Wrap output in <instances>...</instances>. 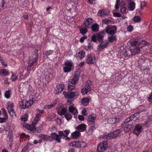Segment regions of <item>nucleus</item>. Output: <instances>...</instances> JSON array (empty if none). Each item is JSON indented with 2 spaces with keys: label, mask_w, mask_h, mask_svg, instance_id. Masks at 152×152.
Wrapping results in <instances>:
<instances>
[{
  "label": "nucleus",
  "mask_w": 152,
  "mask_h": 152,
  "mask_svg": "<svg viewBox=\"0 0 152 152\" xmlns=\"http://www.w3.org/2000/svg\"><path fill=\"white\" fill-rule=\"evenodd\" d=\"M108 12L105 10H103L99 11L98 13V15L99 16H104L107 15Z\"/></svg>",
  "instance_id": "nucleus-29"
},
{
  "label": "nucleus",
  "mask_w": 152,
  "mask_h": 152,
  "mask_svg": "<svg viewBox=\"0 0 152 152\" xmlns=\"http://www.w3.org/2000/svg\"><path fill=\"white\" fill-rule=\"evenodd\" d=\"M105 34V31L104 30L97 34L96 35L98 40L100 42L103 41V37Z\"/></svg>",
  "instance_id": "nucleus-13"
},
{
  "label": "nucleus",
  "mask_w": 152,
  "mask_h": 152,
  "mask_svg": "<svg viewBox=\"0 0 152 152\" xmlns=\"http://www.w3.org/2000/svg\"><path fill=\"white\" fill-rule=\"evenodd\" d=\"M99 26L96 23H95L92 25L91 26V28L94 32H97L99 31Z\"/></svg>",
  "instance_id": "nucleus-32"
},
{
  "label": "nucleus",
  "mask_w": 152,
  "mask_h": 152,
  "mask_svg": "<svg viewBox=\"0 0 152 152\" xmlns=\"http://www.w3.org/2000/svg\"><path fill=\"white\" fill-rule=\"evenodd\" d=\"M133 20L136 22H140L141 21L140 18L139 16H135L134 17Z\"/></svg>",
  "instance_id": "nucleus-46"
},
{
  "label": "nucleus",
  "mask_w": 152,
  "mask_h": 152,
  "mask_svg": "<svg viewBox=\"0 0 152 152\" xmlns=\"http://www.w3.org/2000/svg\"><path fill=\"white\" fill-rule=\"evenodd\" d=\"M67 110L64 108H62L61 109H58L57 110L58 114L60 115H65L67 112Z\"/></svg>",
  "instance_id": "nucleus-25"
},
{
  "label": "nucleus",
  "mask_w": 152,
  "mask_h": 152,
  "mask_svg": "<svg viewBox=\"0 0 152 152\" xmlns=\"http://www.w3.org/2000/svg\"><path fill=\"white\" fill-rule=\"evenodd\" d=\"M4 129L6 131H9L8 133H10V131H12V129H11L10 126L8 125L6 126Z\"/></svg>",
  "instance_id": "nucleus-53"
},
{
  "label": "nucleus",
  "mask_w": 152,
  "mask_h": 152,
  "mask_svg": "<svg viewBox=\"0 0 152 152\" xmlns=\"http://www.w3.org/2000/svg\"><path fill=\"white\" fill-rule=\"evenodd\" d=\"M111 20L107 19H104L102 20V23H104L107 24L110 23Z\"/></svg>",
  "instance_id": "nucleus-51"
},
{
  "label": "nucleus",
  "mask_w": 152,
  "mask_h": 152,
  "mask_svg": "<svg viewBox=\"0 0 152 152\" xmlns=\"http://www.w3.org/2000/svg\"><path fill=\"white\" fill-rule=\"evenodd\" d=\"M68 109L69 113L74 115H77L78 113V111L75 107L70 106L69 107Z\"/></svg>",
  "instance_id": "nucleus-19"
},
{
  "label": "nucleus",
  "mask_w": 152,
  "mask_h": 152,
  "mask_svg": "<svg viewBox=\"0 0 152 152\" xmlns=\"http://www.w3.org/2000/svg\"><path fill=\"white\" fill-rule=\"evenodd\" d=\"M103 138L104 139L107 140H109L113 138L111 133L104 135L103 136Z\"/></svg>",
  "instance_id": "nucleus-34"
},
{
  "label": "nucleus",
  "mask_w": 152,
  "mask_h": 152,
  "mask_svg": "<svg viewBox=\"0 0 152 152\" xmlns=\"http://www.w3.org/2000/svg\"><path fill=\"white\" fill-rule=\"evenodd\" d=\"M42 127H38L37 128H35V131H36L37 132L39 133H41L42 130Z\"/></svg>",
  "instance_id": "nucleus-50"
},
{
  "label": "nucleus",
  "mask_w": 152,
  "mask_h": 152,
  "mask_svg": "<svg viewBox=\"0 0 152 152\" xmlns=\"http://www.w3.org/2000/svg\"><path fill=\"white\" fill-rule=\"evenodd\" d=\"M11 79L12 80L15 81L17 79V77L16 75H12Z\"/></svg>",
  "instance_id": "nucleus-64"
},
{
  "label": "nucleus",
  "mask_w": 152,
  "mask_h": 152,
  "mask_svg": "<svg viewBox=\"0 0 152 152\" xmlns=\"http://www.w3.org/2000/svg\"><path fill=\"white\" fill-rule=\"evenodd\" d=\"M41 116V114H40L39 113H37L34 117L32 123H34L36 124L40 120Z\"/></svg>",
  "instance_id": "nucleus-24"
},
{
  "label": "nucleus",
  "mask_w": 152,
  "mask_h": 152,
  "mask_svg": "<svg viewBox=\"0 0 152 152\" xmlns=\"http://www.w3.org/2000/svg\"><path fill=\"white\" fill-rule=\"evenodd\" d=\"M125 53L126 55L127 56H130L132 55H133L132 52L131 51V50L130 49H128L126 50L125 51Z\"/></svg>",
  "instance_id": "nucleus-39"
},
{
  "label": "nucleus",
  "mask_w": 152,
  "mask_h": 152,
  "mask_svg": "<svg viewBox=\"0 0 152 152\" xmlns=\"http://www.w3.org/2000/svg\"><path fill=\"white\" fill-rule=\"evenodd\" d=\"M121 132V131L119 129L117 130L116 131H114L111 132L112 138H113L118 136L119 134Z\"/></svg>",
  "instance_id": "nucleus-31"
},
{
  "label": "nucleus",
  "mask_w": 152,
  "mask_h": 152,
  "mask_svg": "<svg viewBox=\"0 0 152 152\" xmlns=\"http://www.w3.org/2000/svg\"><path fill=\"white\" fill-rule=\"evenodd\" d=\"M125 2L126 4H128V8L130 10L133 11L134 9L135 4L134 1L131 0H126Z\"/></svg>",
  "instance_id": "nucleus-11"
},
{
  "label": "nucleus",
  "mask_w": 152,
  "mask_h": 152,
  "mask_svg": "<svg viewBox=\"0 0 152 152\" xmlns=\"http://www.w3.org/2000/svg\"><path fill=\"white\" fill-rule=\"evenodd\" d=\"M119 121V118H110L108 119V123L112 124L115 123L116 122Z\"/></svg>",
  "instance_id": "nucleus-27"
},
{
  "label": "nucleus",
  "mask_w": 152,
  "mask_h": 152,
  "mask_svg": "<svg viewBox=\"0 0 152 152\" xmlns=\"http://www.w3.org/2000/svg\"><path fill=\"white\" fill-rule=\"evenodd\" d=\"M117 27L115 26H107L105 29V33L111 35H114L116 33Z\"/></svg>",
  "instance_id": "nucleus-6"
},
{
  "label": "nucleus",
  "mask_w": 152,
  "mask_h": 152,
  "mask_svg": "<svg viewBox=\"0 0 152 152\" xmlns=\"http://www.w3.org/2000/svg\"><path fill=\"white\" fill-rule=\"evenodd\" d=\"M148 101L150 103H152V92L151 93L149 96L148 98Z\"/></svg>",
  "instance_id": "nucleus-54"
},
{
  "label": "nucleus",
  "mask_w": 152,
  "mask_h": 152,
  "mask_svg": "<svg viewBox=\"0 0 152 152\" xmlns=\"http://www.w3.org/2000/svg\"><path fill=\"white\" fill-rule=\"evenodd\" d=\"M69 132V131L67 130H65L64 132L63 131H59L58 132L59 134L58 136L60 139V140L61 139V137H67Z\"/></svg>",
  "instance_id": "nucleus-15"
},
{
  "label": "nucleus",
  "mask_w": 152,
  "mask_h": 152,
  "mask_svg": "<svg viewBox=\"0 0 152 152\" xmlns=\"http://www.w3.org/2000/svg\"><path fill=\"white\" fill-rule=\"evenodd\" d=\"M127 29L129 31L131 32L133 30V27L131 25H129L127 27Z\"/></svg>",
  "instance_id": "nucleus-57"
},
{
  "label": "nucleus",
  "mask_w": 152,
  "mask_h": 152,
  "mask_svg": "<svg viewBox=\"0 0 152 152\" xmlns=\"http://www.w3.org/2000/svg\"><path fill=\"white\" fill-rule=\"evenodd\" d=\"M32 125L31 126V127H30L29 130H30V131L31 132H34V131H35V128L36 124L34 123H32Z\"/></svg>",
  "instance_id": "nucleus-47"
},
{
  "label": "nucleus",
  "mask_w": 152,
  "mask_h": 152,
  "mask_svg": "<svg viewBox=\"0 0 152 152\" xmlns=\"http://www.w3.org/2000/svg\"><path fill=\"white\" fill-rule=\"evenodd\" d=\"M121 12L123 14H125L126 12V8L125 7L126 3L125 2L122 1L121 3Z\"/></svg>",
  "instance_id": "nucleus-18"
},
{
  "label": "nucleus",
  "mask_w": 152,
  "mask_h": 152,
  "mask_svg": "<svg viewBox=\"0 0 152 152\" xmlns=\"http://www.w3.org/2000/svg\"><path fill=\"white\" fill-rule=\"evenodd\" d=\"M97 36L96 35L94 34L91 37V40L94 42H95L97 40Z\"/></svg>",
  "instance_id": "nucleus-49"
},
{
  "label": "nucleus",
  "mask_w": 152,
  "mask_h": 152,
  "mask_svg": "<svg viewBox=\"0 0 152 152\" xmlns=\"http://www.w3.org/2000/svg\"><path fill=\"white\" fill-rule=\"evenodd\" d=\"M80 133L78 131H76L72 134V137L73 138H77L80 135Z\"/></svg>",
  "instance_id": "nucleus-33"
},
{
  "label": "nucleus",
  "mask_w": 152,
  "mask_h": 152,
  "mask_svg": "<svg viewBox=\"0 0 152 152\" xmlns=\"http://www.w3.org/2000/svg\"><path fill=\"white\" fill-rule=\"evenodd\" d=\"M72 68L66 66L64 67L63 70L64 72H68L71 71Z\"/></svg>",
  "instance_id": "nucleus-42"
},
{
  "label": "nucleus",
  "mask_w": 152,
  "mask_h": 152,
  "mask_svg": "<svg viewBox=\"0 0 152 152\" xmlns=\"http://www.w3.org/2000/svg\"><path fill=\"white\" fill-rule=\"evenodd\" d=\"M86 112V110L85 109H83L82 111V114L85 116H86L87 115Z\"/></svg>",
  "instance_id": "nucleus-62"
},
{
  "label": "nucleus",
  "mask_w": 152,
  "mask_h": 152,
  "mask_svg": "<svg viewBox=\"0 0 152 152\" xmlns=\"http://www.w3.org/2000/svg\"><path fill=\"white\" fill-rule=\"evenodd\" d=\"M107 146L108 145L107 142H100L98 145L97 150L99 152H103L107 150Z\"/></svg>",
  "instance_id": "nucleus-9"
},
{
  "label": "nucleus",
  "mask_w": 152,
  "mask_h": 152,
  "mask_svg": "<svg viewBox=\"0 0 152 152\" xmlns=\"http://www.w3.org/2000/svg\"><path fill=\"white\" fill-rule=\"evenodd\" d=\"M116 35H111V36L108 37L107 42L108 43L109 42H112L114 41H116Z\"/></svg>",
  "instance_id": "nucleus-28"
},
{
  "label": "nucleus",
  "mask_w": 152,
  "mask_h": 152,
  "mask_svg": "<svg viewBox=\"0 0 152 152\" xmlns=\"http://www.w3.org/2000/svg\"><path fill=\"white\" fill-rule=\"evenodd\" d=\"M145 45V43L140 42L137 45L133 46L131 47V49L133 54L134 55L137 53H139L142 48Z\"/></svg>",
  "instance_id": "nucleus-3"
},
{
  "label": "nucleus",
  "mask_w": 152,
  "mask_h": 152,
  "mask_svg": "<svg viewBox=\"0 0 152 152\" xmlns=\"http://www.w3.org/2000/svg\"><path fill=\"white\" fill-rule=\"evenodd\" d=\"M76 129L80 132H82L86 130V125L85 124H81L78 125L76 128Z\"/></svg>",
  "instance_id": "nucleus-20"
},
{
  "label": "nucleus",
  "mask_w": 152,
  "mask_h": 152,
  "mask_svg": "<svg viewBox=\"0 0 152 152\" xmlns=\"http://www.w3.org/2000/svg\"><path fill=\"white\" fill-rule=\"evenodd\" d=\"M83 25L79 26L78 28L80 30V33L83 35H84L88 32V30L87 28L83 27Z\"/></svg>",
  "instance_id": "nucleus-21"
},
{
  "label": "nucleus",
  "mask_w": 152,
  "mask_h": 152,
  "mask_svg": "<svg viewBox=\"0 0 152 152\" xmlns=\"http://www.w3.org/2000/svg\"><path fill=\"white\" fill-rule=\"evenodd\" d=\"M65 117L67 121H69L72 118V114L69 112L66 113L65 115Z\"/></svg>",
  "instance_id": "nucleus-35"
},
{
  "label": "nucleus",
  "mask_w": 152,
  "mask_h": 152,
  "mask_svg": "<svg viewBox=\"0 0 152 152\" xmlns=\"http://www.w3.org/2000/svg\"><path fill=\"white\" fill-rule=\"evenodd\" d=\"M132 127V124H126L125 125L124 129L125 132H128L131 129Z\"/></svg>",
  "instance_id": "nucleus-26"
},
{
  "label": "nucleus",
  "mask_w": 152,
  "mask_h": 152,
  "mask_svg": "<svg viewBox=\"0 0 152 152\" xmlns=\"http://www.w3.org/2000/svg\"><path fill=\"white\" fill-rule=\"evenodd\" d=\"M32 103V101L31 100L28 101L25 99L22 100L19 103L20 107L21 109H24L28 108Z\"/></svg>",
  "instance_id": "nucleus-4"
},
{
  "label": "nucleus",
  "mask_w": 152,
  "mask_h": 152,
  "mask_svg": "<svg viewBox=\"0 0 152 152\" xmlns=\"http://www.w3.org/2000/svg\"><path fill=\"white\" fill-rule=\"evenodd\" d=\"M86 146V144L83 142L80 141L79 144V148H83L85 147Z\"/></svg>",
  "instance_id": "nucleus-48"
},
{
  "label": "nucleus",
  "mask_w": 152,
  "mask_h": 152,
  "mask_svg": "<svg viewBox=\"0 0 152 152\" xmlns=\"http://www.w3.org/2000/svg\"><path fill=\"white\" fill-rule=\"evenodd\" d=\"M65 65L66 66L71 68L73 65V64L72 63L68 61L65 62Z\"/></svg>",
  "instance_id": "nucleus-43"
},
{
  "label": "nucleus",
  "mask_w": 152,
  "mask_h": 152,
  "mask_svg": "<svg viewBox=\"0 0 152 152\" xmlns=\"http://www.w3.org/2000/svg\"><path fill=\"white\" fill-rule=\"evenodd\" d=\"M7 0H0V7L4 8L5 7V4Z\"/></svg>",
  "instance_id": "nucleus-45"
},
{
  "label": "nucleus",
  "mask_w": 152,
  "mask_h": 152,
  "mask_svg": "<svg viewBox=\"0 0 152 152\" xmlns=\"http://www.w3.org/2000/svg\"><path fill=\"white\" fill-rule=\"evenodd\" d=\"M85 54V52L82 51H80L77 53L76 56L78 59H81L84 57Z\"/></svg>",
  "instance_id": "nucleus-23"
},
{
  "label": "nucleus",
  "mask_w": 152,
  "mask_h": 152,
  "mask_svg": "<svg viewBox=\"0 0 152 152\" xmlns=\"http://www.w3.org/2000/svg\"><path fill=\"white\" fill-rule=\"evenodd\" d=\"M91 82L89 80L87 81L86 82V85L81 90V92L83 95L87 94L88 91L91 90V88L90 86V85L91 84Z\"/></svg>",
  "instance_id": "nucleus-8"
},
{
  "label": "nucleus",
  "mask_w": 152,
  "mask_h": 152,
  "mask_svg": "<svg viewBox=\"0 0 152 152\" xmlns=\"http://www.w3.org/2000/svg\"><path fill=\"white\" fill-rule=\"evenodd\" d=\"M11 95V91L10 90H9L7 91L5 94V97L7 98H9Z\"/></svg>",
  "instance_id": "nucleus-44"
},
{
  "label": "nucleus",
  "mask_w": 152,
  "mask_h": 152,
  "mask_svg": "<svg viewBox=\"0 0 152 152\" xmlns=\"http://www.w3.org/2000/svg\"><path fill=\"white\" fill-rule=\"evenodd\" d=\"M13 109V104L12 103H9L7 107L8 111L10 115H11L10 111Z\"/></svg>",
  "instance_id": "nucleus-36"
},
{
  "label": "nucleus",
  "mask_w": 152,
  "mask_h": 152,
  "mask_svg": "<svg viewBox=\"0 0 152 152\" xmlns=\"http://www.w3.org/2000/svg\"><path fill=\"white\" fill-rule=\"evenodd\" d=\"M146 5V2L145 1H142L141 3V8H143Z\"/></svg>",
  "instance_id": "nucleus-60"
},
{
  "label": "nucleus",
  "mask_w": 152,
  "mask_h": 152,
  "mask_svg": "<svg viewBox=\"0 0 152 152\" xmlns=\"http://www.w3.org/2000/svg\"><path fill=\"white\" fill-rule=\"evenodd\" d=\"M102 42L98 47L97 49L98 50H100L106 48L108 46V42L107 41Z\"/></svg>",
  "instance_id": "nucleus-16"
},
{
  "label": "nucleus",
  "mask_w": 152,
  "mask_h": 152,
  "mask_svg": "<svg viewBox=\"0 0 152 152\" xmlns=\"http://www.w3.org/2000/svg\"><path fill=\"white\" fill-rule=\"evenodd\" d=\"M7 140L8 142L9 143L10 142H11L13 141V134L12 131H10V133H8V134L7 136Z\"/></svg>",
  "instance_id": "nucleus-22"
},
{
  "label": "nucleus",
  "mask_w": 152,
  "mask_h": 152,
  "mask_svg": "<svg viewBox=\"0 0 152 152\" xmlns=\"http://www.w3.org/2000/svg\"><path fill=\"white\" fill-rule=\"evenodd\" d=\"M53 50H51L46 51L45 52V55L47 57H48L49 56L52 54L53 53Z\"/></svg>",
  "instance_id": "nucleus-40"
},
{
  "label": "nucleus",
  "mask_w": 152,
  "mask_h": 152,
  "mask_svg": "<svg viewBox=\"0 0 152 152\" xmlns=\"http://www.w3.org/2000/svg\"><path fill=\"white\" fill-rule=\"evenodd\" d=\"M38 56L36 54H33L32 56L29 57L28 62V66L31 67L34 64L37 62V58Z\"/></svg>",
  "instance_id": "nucleus-7"
},
{
  "label": "nucleus",
  "mask_w": 152,
  "mask_h": 152,
  "mask_svg": "<svg viewBox=\"0 0 152 152\" xmlns=\"http://www.w3.org/2000/svg\"><path fill=\"white\" fill-rule=\"evenodd\" d=\"M78 117L80 121H83L84 119V117L82 115H79L78 116Z\"/></svg>",
  "instance_id": "nucleus-63"
},
{
  "label": "nucleus",
  "mask_w": 152,
  "mask_h": 152,
  "mask_svg": "<svg viewBox=\"0 0 152 152\" xmlns=\"http://www.w3.org/2000/svg\"><path fill=\"white\" fill-rule=\"evenodd\" d=\"M87 38V37L86 36H84L83 37H81L80 40V42L82 43L84 41V40L86 39Z\"/></svg>",
  "instance_id": "nucleus-56"
},
{
  "label": "nucleus",
  "mask_w": 152,
  "mask_h": 152,
  "mask_svg": "<svg viewBox=\"0 0 152 152\" xmlns=\"http://www.w3.org/2000/svg\"><path fill=\"white\" fill-rule=\"evenodd\" d=\"M93 22V20L91 18H88L85 22L83 24L87 28H90Z\"/></svg>",
  "instance_id": "nucleus-17"
},
{
  "label": "nucleus",
  "mask_w": 152,
  "mask_h": 152,
  "mask_svg": "<svg viewBox=\"0 0 152 152\" xmlns=\"http://www.w3.org/2000/svg\"><path fill=\"white\" fill-rule=\"evenodd\" d=\"M89 102L88 98H84L82 99L81 102L83 104H88Z\"/></svg>",
  "instance_id": "nucleus-38"
},
{
  "label": "nucleus",
  "mask_w": 152,
  "mask_h": 152,
  "mask_svg": "<svg viewBox=\"0 0 152 152\" xmlns=\"http://www.w3.org/2000/svg\"><path fill=\"white\" fill-rule=\"evenodd\" d=\"M95 57L88 55L86 59V63L88 64H93L95 62Z\"/></svg>",
  "instance_id": "nucleus-14"
},
{
  "label": "nucleus",
  "mask_w": 152,
  "mask_h": 152,
  "mask_svg": "<svg viewBox=\"0 0 152 152\" xmlns=\"http://www.w3.org/2000/svg\"><path fill=\"white\" fill-rule=\"evenodd\" d=\"M51 136L44 134H41L39 135L38 137L41 140L45 141H52L53 140H56L58 142L60 143L61 141L60 140L58 134L55 132H52Z\"/></svg>",
  "instance_id": "nucleus-1"
},
{
  "label": "nucleus",
  "mask_w": 152,
  "mask_h": 152,
  "mask_svg": "<svg viewBox=\"0 0 152 152\" xmlns=\"http://www.w3.org/2000/svg\"><path fill=\"white\" fill-rule=\"evenodd\" d=\"M2 111L3 114H4V116L6 118H7L8 116L6 110L5 109L3 108L2 109Z\"/></svg>",
  "instance_id": "nucleus-55"
},
{
  "label": "nucleus",
  "mask_w": 152,
  "mask_h": 152,
  "mask_svg": "<svg viewBox=\"0 0 152 152\" xmlns=\"http://www.w3.org/2000/svg\"><path fill=\"white\" fill-rule=\"evenodd\" d=\"M69 92L63 91V93L64 96L69 99H72L73 98H76L78 95V94L77 92H75L74 91H71L68 90Z\"/></svg>",
  "instance_id": "nucleus-5"
},
{
  "label": "nucleus",
  "mask_w": 152,
  "mask_h": 152,
  "mask_svg": "<svg viewBox=\"0 0 152 152\" xmlns=\"http://www.w3.org/2000/svg\"><path fill=\"white\" fill-rule=\"evenodd\" d=\"M63 90L59 88H58L56 90L55 93L58 94L59 92H61Z\"/></svg>",
  "instance_id": "nucleus-59"
},
{
  "label": "nucleus",
  "mask_w": 152,
  "mask_h": 152,
  "mask_svg": "<svg viewBox=\"0 0 152 152\" xmlns=\"http://www.w3.org/2000/svg\"><path fill=\"white\" fill-rule=\"evenodd\" d=\"M142 128V126L140 124H137L133 130V133L136 135L138 136L141 132Z\"/></svg>",
  "instance_id": "nucleus-10"
},
{
  "label": "nucleus",
  "mask_w": 152,
  "mask_h": 152,
  "mask_svg": "<svg viewBox=\"0 0 152 152\" xmlns=\"http://www.w3.org/2000/svg\"><path fill=\"white\" fill-rule=\"evenodd\" d=\"M80 143V141H74L73 143H74V147H75L77 148H79V144Z\"/></svg>",
  "instance_id": "nucleus-52"
},
{
  "label": "nucleus",
  "mask_w": 152,
  "mask_h": 152,
  "mask_svg": "<svg viewBox=\"0 0 152 152\" xmlns=\"http://www.w3.org/2000/svg\"><path fill=\"white\" fill-rule=\"evenodd\" d=\"M7 118H6L5 117L4 118L0 117V122L3 123L5 122Z\"/></svg>",
  "instance_id": "nucleus-61"
},
{
  "label": "nucleus",
  "mask_w": 152,
  "mask_h": 152,
  "mask_svg": "<svg viewBox=\"0 0 152 152\" xmlns=\"http://www.w3.org/2000/svg\"><path fill=\"white\" fill-rule=\"evenodd\" d=\"M9 74L8 71L6 69H0V75L1 76L8 75Z\"/></svg>",
  "instance_id": "nucleus-30"
},
{
  "label": "nucleus",
  "mask_w": 152,
  "mask_h": 152,
  "mask_svg": "<svg viewBox=\"0 0 152 152\" xmlns=\"http://www.w3.org/2000/svg\"><path fill=\"white\" fill-rule=\"evenodd\" d=\"M28 148V145H25L22 150V151L25 152Z\"/></svg>",
  "instance_id": "nucleus-58"
},
{
  "label": "nucleus",
  "mask_w": 152,
  "mask_h": 152,
  "mask_svg": "<svg viewBox=\"0 0 152 152\" xmlns=\"http://www.w3.org/2000/svg\"><path fill=\"white\" fill-rule=\"evenodd\" d=\"M79 74L75 72L73 75L72 79L69 80L68 90L69 91H72L75 88V85L78 83Z\"/></svg>",
  "instance_id": "nucleus-2"
},
{
  "label": "nucleus",
  "mask_w": 152,
  "mask_h": 152,
  "mask_svg": "<svg viewBox=\"0 0 152 152\" xmlns=\"http://www.w3.org/2000/svg\"><path fill=\"white\" fill-rule=\"evenodd\" d=\"M96 116L93 114H91L88 116L87 121L88 124L91 125L93 124L96 120Z\"/></svg>",
  "instance_id": "nucleus-12"
},
{
  "label": "nucleus",
  "mask_w": 152,
  "mask_h": 152,
  "mask_svg": "<svg viewBox=\"0 0 152 152\" xmlns=\"http://www.w3.org/2000/svg\"><path fill=\"white\" fill-rule=\"evenodd\" d=\"M151 125H152V121L147 120V121L144 123L143 125L146 127H148Z\"/></svg>",
  "instance_id": "nucleus-41"
},
{
  "label": "nucleus",
  "mask_w": 152,
  "mask_h": 152,
  "mask_svg": "<svg viewBox=\"0 0 152 152\" xmlns=\"http://www.w3.org/2000/svg\"><path fill=\"white\" fill-rule=\"evenodd\" d=\"M131 45H132V46H134L135 45H137L140 43V42H139L137 41V40L136 39H132L130 40Z\"/></svg>",
  "instance_id": "nucleus-37"
}]
</instances>
